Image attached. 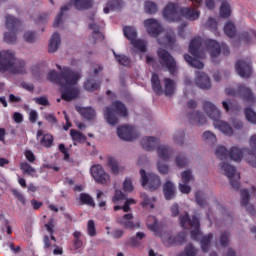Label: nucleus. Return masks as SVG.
Here are the masks:
<instances>
[{"label": "nucleus", "instance_id": "nucleus-27", "mask_svg": "<svg viewBox=\"0 0 256 256\" xmlns=\"http://www.w3.org/2000/svg\"><path fill=\"white\" fill-rule=\"evenodd\" d=\"M159 143V139L155 137H144L141 140V146L146 151H153V149H155V147H157Z\"/></svg>", "mask_w": 256, "mask_h": 256}, {"label": "nucleus", "instance_id": "nucleus-13", "mask_svg": "<svg viewBox=\"0 0 256 256\" xmlns=\"http://www.w3.org/2000/svg\"><path fill=\"white\" fill-rule=\"evenodd\" d=\"M142 187H148L150 191H157L161 187V178L153 173H147L144 169L140 170Z\"/></svg>", "mask_w": 256, "mask_h": 256}, {"label": "nucleus", "instance_id": "nucleus-22", "mask_svg": "<svg viewBox=\"0 0 256 256\" xmlns=\"http://www.w3.org/2000/svg\"><path fill=\"white\" fill-rule=\"evenodd\" d=\"M156 153L158 155V159H160L161 161H169V159L173 157L175 151L169 145L158 144L156 147Z\"/></svg>", "mask_w": 256, "mask_h": 256}, {"label": "nucleus", "instance_id": "nucleus-30", "mask_svg": "<svg viewBox=\"0 0 256 256\" xmlns=\"http://www.w3.org/2000/svg\"><path fill=\"white\" fill-rule=\"evenodd\" d=\"M72 5L77 11H85L93 7V0H72Z\"/></svg>", "mask_w": 256, "mask_h": 256}, {"label": "nucleus", "instance_id": "nucleus-64", "mask_svg": "<svg viewBox=\"0 0 256 256\" xmlns=\"http://www.w3.org/2000/svg\"><path fill=\"white\" fill-rule=\"evenodd\" d=\"M186 256H199L198 250L193 247V245L189 244L185 249Z\"/></svg>", "mask_w": 256, "mask_h": 256}, {"label": "nucleus", "instance_id": "nucleus-24", "mask_svg": "<svg viewBox=\"0 0 256 256\" xmlns=\"http://www.w3.org/2000/svg\"><path fill=\"white\" fill-rule=\"evenodd\" d=\"M213 125H214L215 129H218V131H221V133H223L227 137H232L233 128L231 127V125H229V123H227L221 119H216L213 121Z\"/></svg>", "mask_w": 256, "mask_h": 256}, {"label": "nucleus", "instance_id": "nucleus-39", "mask_svg": "<svg viewBox=\"0 0 256 256\" xmlns=\"http://www.w3.org/2000/svg\"><path fill=\"white\" fill-rule=\"evenodd\" d=\"M20 169H21V171H23V173H25V175H30V177H38L36 175L37 174V170H35V168H33V166H31L27 162H22L20 164Z\"/></svg>", "mask_w": 256, "mask_h": 256}, {"label": "nucleus", "instance_id": "nucleus-53", "mask_svg": "<svg viewBox=\"0 0 256 256\" xmlns=\"http://www.w3.org/2000/svg\"><path fill=\"white\" fill-rule=\"evenodd\" d=\"M220 15L224 19L231 17V5H229V3L222 2V5L220 7Z\"/></svg>", "mask_w": 256, "mask_h": 256}, {"label": "nucleus", "instance_id": "nucleus-32", "mask_svg": "<svg viewBox=\"0 0 256 256\" xmlns=\"http://www.w3.org/2000/svg\"><path fill=\"white\" fill-rule=\"evenodd\" d=\"M222 107L225 109L226 113H237L241 111V106L237 102L231 100H224L222 102Z\"/></svg>", "mask_w": 256, "mask_h": 256}, {"label": "nucleus", "instance_id": "nucleus-19", "mask_svg": "<svg viewBox=\"0 0 256 256\" xmlns=\"http://www.w3.org/2000/svg\"><path fill=\"white\" fill-rule=\"evenodd\" d=\"M116 223H118V225H121L125 229H139V227H141V223L133 222L132 213H127L124 214L123 216H118L116 218Z\"/></svg>", "mask_w": 256, "mask_h": 256}, {"label": "nucleus", "instance_id": "nucleus-58", "mask_svg": "<svg viewBox=\"0 0 256 256\" xmlns=\"http://www.w3.org/2000/svg\"><path fill=\"white\" fill-rule=\"evenodd\" d=\"M87 233L89 237L97 236V228L95 227V221L89 220L87 223Z\"/></svg>", "mask_w": 256, "mask_h": 256}, {"label": "nucleus", "instance_id": "nucleus-10", "mask_svg": "<svg viewBox=\"0 0 256 256\" xmlns=\"http://www.w3.org/2000/svg\"><path fill=\"white\" fill-rule=\"evenodd\" d=\"M159 63L162 67H165L169 71L170 75L177 73V62L175 58L165 49H158L157 51Z\"/></svg>", "mask_w": 256, "mask_h": 256}, {"label": "nucleus", "instance_id": "nucleus-6", "mask_svg": "<svg viewBox=\"0 0 256 256\" xmlns=\"http://www.w3.org/2000/svg\"><path fill=\"white\" fill-rule=\"evenodd\" d=\"M246 155V161L251 167L256 169V155L249 148H240L239 146H233L228 150V157L236 163H241L243 157Z\"/></svg>", "mask_w": 256, "mask_h": 256}, {"label": "nucleus", "instance_id": "nucleus-40", "mask_svg": "<svg viewBox=\"0 0 256 256\" xmlns=\"http://www.w3.org/2000/svg\"><path fill=\"white\" fill-rule=\"evenodd\" d=\"M182 183H191L195 181V176L193 175L192 169H186L180 173Z\"/></svg>", "mask_w": 256, "mask_h": 256}, {"label": "nucleus", "instance_id": "nucleus-5", "mask_svg": "<svg viewBox=\"0 0 256 256\" xmlns=\"http://www.w3.org/2000/svg\"><path fill=\"white\" fill-rule=\"evenodd\" d=\"M117 115L119 117H127L128 115L127 107L121 101H115L110 107L104 109V117L109 125H117V121H119Z\"/></svg>", "mask_w": 256, "mask_h": 256}, {"label": "nucleus", "instance_id": "nucleus-18", "mask_svg": "<svg viewBox=\"0 0 256 256\" xmlns=\"http://www.w3.org/2000/svg\"><path fill=\"white\" fill-rule=\"evenodd\" d=\"M91 175L93 177V179H95V181L97 183H100L101 185H107V183H109V181H111L109 174H107L105 172V170H103V166L101 165H94L91 167Z\"/></svg>", "mask_w": 256, "mask_h": 256}, {"label": "nucleus", "instance_id": "nucleus-26", "mask_svg": "<svg viewBox=\"0 0 256 256\" xmlns=\"http://www.w3.org/2000/svg\"><path fill=\"white\" fill-rule=\"evenodd\" d=\"M187 118L191 125H205L207 123V118L199 111L191 112Z\"/></svg>", "mask_w": 256, "mask_h": 256}, {"label": "nucleus", "instance_id": "nucleus-44", "mask_svg": "<svg viewBox=\"0 0 256 256\" xmlns=\"http://www.w3.org/2000/svg\"><path fill=\"white\" fill-rule=\"evenodd\" d=\"M147 227L150 229V231H153L154 233H157L159 231V221H157V218L155 216H149L147 218Z\"/></svg>", "mask_w": 256, "mask_h": 256}, {"label": "nucleus", "instance_id": "nucleus-50", "mask_svg": "<svg viewBox=\"0 0 256 256\" xmlns=\"http://www.w3.org/2000/svg\"><path fill=\"white\" fill-rule=\"evenodd\" d=\"M215 155L221 161H225L229 157V150L225 146H218L215 150Z\"/></svg>", "mask_w": 256, "mask_h": 256}, {"label": "nucleus", "instance_id": "nucleus-59", "mask_svg": "<svg viewBox=\"0 0 256 256\" xmlns=\"http://www.w3.org/2000/svg\"><path fill=\"white\" fill-rule=\"evenodd\" d=\"M173 141L177 145H183V143H185V132L183 131L176 132L173 136Z\"/></svg>", "mask_w": 256, "mask_h": 256}, {"label": "nucleus", "instance_id": "nucleus-33", "mask_svg": "<svg viewBox=\"0 0 256 256\" xmlns=\"http://www.w3.org/2000/svg\"><path fill=\"white\" fill-rule=\"evenodd\" d=\"M123 7V2H119L117 0L111 1L104 7L103 11L107 15L111 13V11H121Z\"/></svg>", "mask_w": 256, "mask_h": 256}, {"label": "nucleus", "instance_id": "nucleus-12", "mask_svg": "<svg viewBox=\"0 0 256 256\" xmlns=\"http://www.w3.org/2000/svg\"><path fill=\"white\" fill-rule=\"evenodd\" d=\"M123 31L125 37L130 41L134 49H137V51H140L141 53H145V51H147V43L143 40L137 39V29L131 26H126Z\"/></svg>", "mask_w": 256, "mask_h": 256}, {"label": "nucleus", "instance_id": "nucleus-42", "mask_svg": "<svg viewBox=\"0 0 256 256\" xmlns=\"http://www.w3.org/2000/svg\"><path fill=\"white\" fill-rule=\"evenodd\" d=\"M240 39L246 41V43H255L256 41V32L255 30H249L242 32Z\"/></svg>", "mask_w": 256, "mask_h": 256}, {"label": "nucleus", "instance_id": "nucleus-47", "mask_svg": "<svg viewBox=\"0 0 256 256\" xmlns=\"http://www.w3.org/2000/svg\"><path fill=\"white\" fill-rule=\"evenodd\" d=\"M144 9L149 15H155V13L159 11V6H157L155 2L146 1L144 4Z\"/></svg>", "mask_w": 256, "mask_h": 256}, {"label": "nucleus", "instance_id": "nucleus-35", "mask_svg": "<svg viewBox=\"0 0 256 256\" xmlns=\"http://www.w3.org/2000/svg\"><path fill=\"white\" fill-rule=\"evenodd\" d=\"M141 199L143 207H146L147 209L155 208V202L157 201L155 197H149L146 193H142Z\"/></svg>", "mask_w": 256, "mask_h": 256}, {"label": "nucleus", "instance_id": "nucleus-17", "mask_svg": "<svg viewBox=\"0 0 256 256\" xmlns=\"http://www.w3.org/2000/svg\"><path fill=\"white\" fill-rule=\"evenodd\" d=\"M117 135L122 141H133L139 137V132L135 127L122 126L117 129Z\"/></svg>", "mask_w": 256, "mask_h": 256}, {"label": "nucleus", "instance_id": "nucleus-15", "mask_svg": "<svg viewBox=\"0 0 256 256\" xmlns=\"http://www.w3.org/2000/svg\"><path fill=\"white\" fill-rule=\"evenodd\" d=\"M235 71L242 79H249L253 75V67L249 60H239L235 64Z\"/></svg>", "mask_w": 256, "mask_h": 256}, {"label": "nucleus", "instance_id": "nucleus-46", "mask_svg": "<svg viewBox=\"0 0 256 256\" xmlns=\"http://www.w3.org/2000/svg\"><path fill=\"white\" fill-rule=\"evenodd\" d=\"M175 163L177 167L183 169L184 167H187V165H189V158H187V156H185L184 154H178L175 157Z\"/></svg>", "mask_w": 256, "mask_h": 256}, {"label": "nucleus", "instance_id": "nucleus-36", "mask_svg": "<svg viewBox=\"0 0 256 256\" xmlns=\"http://www.w3.org/2000/svg\"><path fill=\"white\" fill-rule=\"evenodd\" d=\"M78 200L82 205H88V207L95 208V200H93V197L87 193L79 194Z\"/></svg>", "mask_w": 256, "mask_h": 256}, {"label": "nucleus", "instance_id": "nucleus-11", "mask_svg": "<svg viewBox=\"0 0 256 256\" xmlns=\"http://www.w3.org/2000/svg\"><path fill=\"white\" fill-rule=\"evenodd\" d=\"M20 24L21 22H19L17 18H14L12 15H6V29H8V31L10 32L4 33L5 43H8V44L17 43L16 31H17V27H19Z\"/></svg>", "mask_w": 256, "mask_h": 256}, {"label": "nucleus", "instance_id": "nucleus-54", "mask_svg": "<svg viewBox=\"0 0 256 256\" xmlns=\"http://www.w3.org/2000/svg\"><path fill=\"white\" fill-rule=\"evenodd\" d=\"M220 245L221 247H227L229 243L231 242V232L224 231L220 234L219 237Z\"/></svg>", "mask_w": 256, "mask_h": 256}, {"label": "nucleus", "instance_id": "nucleus-3", "mask_svg": "<svg viewBox=\"0 0 256 256\" xmlns=\"http://www.w3.org/2000/svg\"><path fill=\"white\" fill-rule=\"evenodd\" d=\"M180 225L183 227V229H187L190 227L191 229V237L194 239V241L200 240L201 249L204 253H207L209 251V247L211 246V241L213 239V233H210L208 235H204L201 237V230L199 229V218L193 216L192 219L189 218V213L185 212L184 214H181L179 217Z\"/></svg>", "mask_w": 256, "mask_h": 256}, {"label": "nucleus", "instance_id": "nucleus-57", "mask_svg": "<svg viewBox=\"0 0 256 256\" xmlns=\"http://www.w3.org/2000/svg\"><path fill=\"white\" fill-rule=\"evenodd\" d=\"M116 61L120 64L123 65L124 67H129V65L131 64V60L129 59V57L125 56V55H117V53L113 52Z\"/></svg>", "mask_w": 256, "mask_h": 256}, {"label": "nucleus", "instance_id": "nucleus-37", "mask_svg": "<svg viewBox=\"0 0 256 256\" xmlns=\"http://www.w3.org/2000/svg\"><path fill=\"white\" fill-rule=\"evenodd\" d=\"M134 203H135L134 199L125 198L124 199V205H122V206H119V205L114 206V211H121L122 210L124 213H129L131 211V205H134Z\"/></svg>", "mask_w": 256, "mask_h": 256}, {"label": "nucleus", "instance_id": "nucleus-45", "mask_svg": "<svg viewBox=\"0 0 256 256\" xmlns=\"http://www.w3.org/2000/svg\"><path fill=\"white\" fill-rule=\"evenodd\" d=\"M70 137H72V141H74V145H77V143H81L87 140V138L85 137V135H83V133L74 129L70 130Z\"/></svg>", "mask_w": 256, "mask_h": 256}, {"label": "nucleus", "instance_id": "nucleus-34", "mask_svg": "<svg viewBox=\"0 0 256 256\" xmlns=\"http://www.w3.org/2000/svg\"><path fill=\"white\" fill-rule=\"evenodd\" d=\"M158 43L159 45H165L166 47H173V45L175 44V33H166L164 39H158Z\"/></svg>", "mask_w": 256, "mask_h": 256}, {"label": "nucleus", "instance_id": "nucleus-28", "mask_svg": "<svg viewBox=\"0 0 256 256\" xmlns=\"http://www.w3.org/2000/svg\"><path fill=\"white\" fill-rule=\"evenodd\" d=\"M59 47H61V35L59 33L55 32L52 34L50 40H49V53H56V51L59 50Z\"/></svg>", "mask_w": 256, "mask_h": 256}, {"label": "nucleus", "instance_id": "nucleus-23", "mask_svg": "<svg viewBox=\"0 0 256 256\" xmlns=\"http://www.w3.org/2000/svg\"><path fill=\"white\" fill-rule=\"evenodd\" d=\"M180 15L188 21H197L201 17V11L191 7H184L180 9Z\"/></svg>", "mask_w": 256, "mask_h": 256}, {"label": "nucleus", "instance_id": "nucleus-16", "mask_svg": "<svg viewBox=\"0 0 256 256\" xmlns=\"http://www.w3.org/2000/svg\"><path fill=\"white\" fill-rule=\"evenodd\" d=\"M256 193V187L252 186L250 188V191L247 189H242L240 191V203L242 207H245L246 211H248V213L253 214V212L255 211V207L249 203L250 197L251 195H255Z\"/></svg>", "mask_w": 256, "mask_h": 256}, {"label": "nucleus", "instance_id": "nucleus-38", "mask_svg": "<svg viewBox=\"0 0 256 256\" xmlns=\"http://www.w3.org/2000/svg\"><path fill=\"white\" fill-rule=\"evenodd\" d=\"M78 113H80V115H82V117H84V119H95V110L93 108H81V107H77L76 108Z\"/></svg>", "mask_w": 256, "mask_h": 256}, {"label": "nucleus", "instance_id": "nucleus-61", "mask_svg": "<svg viewBox=\"0 0 256 256\" xmlns=\"http://www.w3.org/2000/svg\"><path fill=\"white\" fill-rule=\"evenodd\" d=\"M41 145L44 147H51L53 145V136L50 134L44 135L40 140Z\"/></svg>", "mask_w": 256, "mask_h": 256}, {"label": "nucleus", "instance_id": "nucleus-20", "mask_svg": "<svg viewBox=\"0 0 256 256\" xmlns=\"http://www.w3.org/2000/svg\"><path fill=\"white\" fill-rule=\"evenodd\" d=\"M144 26L151 37H159L163 33V26L156 19H147L144 21Z\"/></svg>", "mask_w": 256, "mask_h": 256}, {"label": "nucleus", "instance_id": "nucleus-55", "mask_svg": "<svg viewBox=\"0 0 256 256\" xmlns=\"http://www.w3.org/2000/svg\"><path fill=\"white\" fill-rule=\"evenodd\" d=\"M245 117L249 123H253V125H256V112L251 108H245L244 110Z\"/></svg>", "mask_w": 256, "mask_h": 256}, {"label": "nucleus", "instance_id": "nucleus-31", "mask_svg": "<svg viewBox=\"0 0 256 256\" xmlns=\"http://www.w3.org/2000/svg\"><path fill=\"white\" fill-rule=\"evenodd\" d=\"M108 166L110 167L113 175H119V173H123V171H125V166L119 164L115 158L108 159Z\"/></svg>", "mask_w": 256, "mask_h": 256}, {"label": "nucleus", "instance_id": "nucleus-21", "mask_svg": "<svg viewBox=\"0 0 256 256\" xmlns=\"http://www.w3.org/2000/svg\"><path fill=\"white\" fill-rule=\"evenodd\" d=\"M202 109L207 117H209L213 122L216 119H221V110L217 109V106H215L213 102L203 101Z\"/></svg>", "mask_w": 256, "mask_h": 256}, {"label": "nucleus", "instance_id": "nucleus-49", "mask_svg": "<svg viewBox=\"0 0 256 256\" xmlns=\"http://www.w3.org/2000/svg\"><path fill=\"white\" fill-rule=\"evenodd\" d=\"M70 7H71V5H69V4L61 7V12L55 18L53 27H59L63 23V15H64L65 11H69Z\"/></svg>", "mask_w": 256, "mask_h": 256}, {"label": "nucleus", "instance_id": "nucleus-8", "mask_svg": "<svg viewBox=\"0 0 256 256\" xmlns=\"http://www.w3.org/2000/svg\"><path fill=\"white\" fill-rule=\"evenodd\" d=\"M226 95H231L232 97H241L243 101H247L250 105H256V96L251 88L247 87L245 84L238 85L237 90L233 88H226Z\"/></svg>", "mask_w": 256, "mask_h": 256}, {"label": "nucleus", "instance_id": "nucleus-29", "mask_svg": "<svg viewBox=\"0 0 256 256\" xmlns=\"http://www.w3.org/2000/svg\"><path fill=\"white\" fill-rule=\"evenodd\" d=\"M164 197L167 201L175 198V184L171 181H166L163 186Z\"/></svg>", "mask_w": 256, "mask_h": 256}, {"label": "nucleus", "instance_id": "nucleus-52", "mask_svg": "<svg viewBox=\"0 0 256 256\" xmlns=\"http://www.w3.org/2000/svg\"><path fill=\"white\" fill-rule=\"evenodd\" d=\"M224 33L227 35V37L233 38L235 37V34L237 33V29L235 28V24L233 22H228L224 26Z\"/></svg>", "mask_w": 256, "mask_h": 256}, {"label": "nucleus", "instance_id": "nucleus-9", "mask_svg": "<svg viewBox=\"0 0 256 256\" xmlns=\"http://www.w3.org/2000/svg\"><path fill=\"white\" fill-rule=\"evenodd\" d=\"M219 169L220 173L229 179L231 186L234 189H237L239 187V180L241 179L239 172H237V168L229 164V162H222L219 165Z\"/></svg>", "mask_w": 256, "mask_h": 256}, {"label": "nucleus", "instance_id": "nucleus-14", "mask_svg": "<svg viewBox=\"0 0 256 256\" xmlns=\"http://www.w3.org/2000/svg\"><path fill=\"white\" fill-rule=\"evenodd\" d=\"M162 15L166 21H170L172 23L181 21V8L178 4L170 2L164 8Z\"/></svg>", "mask_w": 256, "mask_h": 256}, {"label": "nucleus", "instance_id": "nucleus-41", "mask_svg": "<svg viewBox=\"0 0 256 256\" xmlns=\"http://www.w3.org/2000/svg\"><path fill=\"white\" fill-rule=\"evenodd\" d=\"M99 87H101V82H95L94 78H88L84 83V89H86V91H97Z\"/></svg>", "mask_w": 256, "mask_h": 256}, {"label": "nucleus", "instance_id": "nucleus-56", "mask_svg": "<svg viewBox=\"0 0 256 256\" xmlns=\"http://www.w3.org/2000/svg\"><path fill=\"white\" fill-rule=\"evenodd\" d=\"M195 199H196V203H197V205H199V207H206L207 200L205 199V193L203 191H197L195 193Z\"/></svg>", "mask_w": 256, "mask_h": 256}, {"label": "nucleus", "instance_id": "nucleus-60", "mask_svg": "<svg viewBox=\"0 0 256 256\" xmlns=\"http://www.w3.org/2000/svg\"><path fill=\"white\" fill-rule=\"evenodd\" d=\"M205 28L210 29V31H214L215 33L217 31V20L213 17H209L205 23Z\"/></svg>", "mask_w": 256, "mask_h": 256}, {"label": "nucleus", "instance_id": "nucleus-2", "mask_svg": "<svg viewBox=\"0 0 256 256\" xmlns=\"http://www.w3.org/2000/svg\"><path fill=\"white\" fill-rule=\"evenodd\" d=\"M60 73L55 70H50L48 73V80L56 85L61 86L62 99L64 101H73L79 97V79H81V73L77 70H73L67 66L56 65Z\"/></svg>", "mask_w": 256, "mask_h": 256}, {"label": "nucleus", "instance_id": "nucleus-25", "mask_svg": "<svg viewBox=\"0 0 256 256\" xmlns=\"http://www.w3.org/2000/svg\"><path fill=\"white\" fill-rule=\"evenodd\" d=\"M195 83L200 89H211V80L204 72H196Z\"/></svg>", "mask_w": 256, "mask_h": 256}, {"label": "nucleus", "instance_id": "nucleus-4", "mask_svg": "<svg viewBox=\"0 0 256 256\" xmlns=\"http://www.w3.org/2000/svg\"><path fill=\"white\" fill-rule=\"evenodd\" d=\"M0 73L11 75H25L27 73V62L15 57L11 50L0 51Z\"/></svg>", "mask_w": 256, "mask_h": 256}, {"label": "nucleus", "instance_id": "nucleus-1", "mask_svg": "<svg viewBox=\"0 0 256 256\" xmlns=\"http://www.w3.org/2000/svg\"><path fill=\"white\" fill-rule=\"evenodd\" d=\"M189 51L194 58L189 56V54H185L184 59L186 63H188L190 67H194V69H203L205 64L199 59L205 58V53H209L212 59L214 57H219L221 51L223 55H229V46L225 44L220 45L213 39L202 40L198 37L191 40Z\"/></svg>", "mask_w": 256, "mask_h": 256}, {"label": "nucleus", "instance_id": "nucleus-63", "mask_svg": "<svg viewBox=\"0 0 256 256\" xmlns=\"http://www.w3.org/2000/svg\"><path fill=\"white\" fill-rule=\"evenodd\" d=\"M126 197L121 190H116L112 201L113 203H121V201H125Z\"/></svg>", "mask_w": 256, "mask_h": 256}, {"label": "nucleus", "instance_id": "nucleus-51", "mask_svg": "<svg viewBox=\"0 0 256 256\" xmlns=\"http://www.w3.org/2000/svg\"><path fill=\"white\" fill-rule=\"evenodd\" d=\"M202 139L205 143H208V145H215V143H217V136H215L211 131L204 132Z\"/></svg>", "mask_w": 256, "mask_h": 256}, {"label": "nucleus", "instance_id": "nucleus-62", "mask_svg": "<svg viewBox=\"0 0 256 256\" xmlns=\"http://www.w3.org/2000/svg\"><path fill=\"white\" fill-rule=\"evenodd\" d=\"M23 39L24 41H26V43H35L37 35L35 34V32L27 31L24 33Z\"/></svg>", "mask_w": 256, "mask_h": 256}, {"label": "nucleus", "instance_id": "nucleus-48", "mask_svg": "<svg viewBox=\"0 0 256 256\" xmlns=\"http://www.w3.org/2000/svg\"><path fill=\"white\" fill-rule=\"evenodd\" d=\"M89 29L93 31L92 37L94 39V43L99 41V39H103V34L99 32V25L95 22L89 24Z\"/></svg>", "mask_w": 256, "mask_h": 256}, {"label": "nucleus", "instance_id": "nucleus-43", "mask_svg": "<svg viewBox=\"0 0 256 256\" xmlns=\"http://www.w3.org/2000/svg\"><path fill=\"white\" fill-rule=\"evenodd\" d=\"M73 235V248L74 249H81V247H83V239H81V237H83V233L81 231H74Z\"/></svg>", "mask_w": 256, "mask_h": 256}, {"label": "nucleus", "instance_id": "nucleus-7", "mask_svg": "<svg viewBox=\"0 0 256 256\" xmlns=\"http://www.w3.org/2000/svg\"><path fill=\"white\" fill-rule=\"evenodd\" d=\"M151 83L152 89L156 95H163V93H165V95L169 97L175 93V82L169 78L163 79L164 90L161 86V81H159V76H157V74H152Z\"/></svg>", "mask_w": 256, "mask_h": 256}]
</instances>
